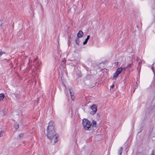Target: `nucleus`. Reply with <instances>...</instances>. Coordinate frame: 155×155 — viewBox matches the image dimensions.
Segmentation results:
<instances>
[{
    "mask_svg": "<svg viewBox=\"0 0 155 155\" xmlns=\"http://www.w3.org/2000/svg\"><path fill=\"white\" fill-rule=\"evenodd\" d=\"M24 134L21 133L18 135L19 138H22V137H24Z\"/></svg>",
    "mask_w": 155,
    "mask_h": 155,
    "instance_id": "obj_16",
    "label": "nucleus"
},
{
    "mask_svg": "<svg viewBox=\"0 0 155 155\" xmlns=\"http://www.w3.org/2000/svg\"><path fill=\"white\" fill-rule=\"evenodd\" d=\"M131 64H129L127 66V67H124V69H126L127 68H130L131 66Z\"/></svg>",
    "mask_w": 155,
    "mask_h": 155,
    "instance_id": "obj_19",
    "label": "nucleus"
},
{
    "mask_svg": "<svg viewBox=\"0 0 155 155\" xmlns=\"http://www.w3.org/2000/svg\"><path fill=\"white\" fill-rule=\"evenodd\" d=\"M140 64V61L138 62V64H139H139Z\"/></svg>",
    "mask_w": 155,
    "mask_h": 155,
    "instance_id": "obj_26",
    "label": "nucleus"
},
{
    "mask_svg": "<svg viewBox=\"0 0 155 155\" xmlns=\"http://www.w3.org/2000/svg\"><path fill=\"white\" fill-rule=\"evenodd\" d=\"M90 36L89 35H88L87 36V38L85 39V41L83 43V44L84 45H85L87 43L88 39H89V38H90Z\"/></svg>",
    "mask_w": 155,
    "mask_h": 155,
    "instance_id": "obj_6",
    "label": "nucleus"
},
{
    "mask_svg": "<svg viewBox=\"0 0 155 155\" xmlns=\"http://www.w3.org/2000/svg\"><path fill=\"white\" fill-rule=\"evenodd\" d=\"M152 12L153 14V16L155 18V8H153V9Z\"/></svg>",
    "mask_w": 155,
    "mask_h": 155,
    "instance_id": "obj_18",
    "label": "nucleus"
},
{
    "mask_svg": "<svg viewBox=\"0 0 155 155\" xmlns=\"http://www.w3.org/2000/svg\"><path fill=\"white\" fill-rule=\"evenodd\" d=\"M90 114H91V115H93L94 114H96V113H95V112H94V111L93 110H92V111H91L90 112Z\"/></svg>",
    "mask_w": 155,
    "mask_h": 155,
    "instance_id": "obj_21",
    "label": "nucleus"
},
{
    "mask_svg": "<svg viewBox=\"0 0 155 155\" xmlns=\"http://www.w3.org/2000/svg\"><path fill=\"white\" fill-rule=\"evenodd\" d=\"M137 87V85H136V87Z\"/></svg>",
    "mask_w": 155,
    "mask_h": 155,
    "instance_id": "obj_30",
    "label": "nucleus"
},
{
    "mask_svg": "<svg viewBox=\"0 0 155 155\" xmlns=\"http://www.w3.org/2000/svg\"><path fill=\"white\" fill-rule=\"evenodd\" d=\"M47 132V137L49 139L52 140L54 138V144L58 141V138L59 135L57 134H54L55 130L54 126H48Z\"/></svg>",
    "mask_w": 155,
    "mask_h": 155,
    "instance_id": "obj_1",
    "label": "nucleus"
},
{
    "mask_svg": "<svg viewBox=\"0 0 155 155\" xmlns=\"http://www.w3.org/2000/svg\"><path fill=\"white\" fill-rule=\"evenodd\" d=\"M97 124L96 121L94 120H93L91 124V126L92 127H94L95 126L96 127V125Z\"/></svg>",
    "mask_w": 155,
    "mask_h": 155,
    "instance_id": "obj_10",
    "label": "nucleus"
},
{
    "mask_svg": "<svg viewBox=\"0 0 155 155\" xmlns=\"http://www.w3.org/2000/svg\"><path fill=\"white\" fill-rule=\"evenodd\" d=\"M92 77V76L91 75L89 74L87 75L85 77V79L87 80L91 79V78Z\"/></svg>",
    "mask_w": 155,
    "mask_h": 155,
    "instance_id": "obj_13",
    "label": "nucleus"
},
{
    "mask_svg": "<svg viewBox=\"0 0 155 155\" xmlns=\"http://www.w3.org/2000/svg\"><path fill=\"white\" fill-rule=\"evenodd\" d=\"M79 38H78V37H77V38H76L75 40V41L76 42V44L78 45H79L80 40L79 39Z\"/></svg>",
    "mask_w": 155,
    "mask_h": 155,
    "instance_id": "obj_14",
    "label": "nucleus"
},
{
    "mask_svg": "<svg viewBox=\"0 0 155 155\" xmlns=\"http://www.w3.org/2000/svg\"><path fill=\"white\" fill-rule=\"evenodd\" d=\"M69 90L71 96V98L72 99H73L72 97L74 95V93L72 92V90L71 88H69Z\"/></svg>",
    "mask_w": 155,
    "mask_h": 155,
    "instance_id": "obj_12",
    "label": "nucleus"
},
{
    "mask_svg": "<svg viewBox=\"0 0 155 155\" xmlns=\"http://www.w3.org/2000/svg\"><path fill=\"white\" fill-rule=\"evenodd\" d=\"M154 64V63H153V64H152V66H151V69H152L153 70L154 73V74H155V73H154V70H153V65Z\"/></svg>",
    "mask_w": 155,
    "mask_h": 155,
    "instance_id": "obj_23",
    "label": "nucleus"
},
{
    "mask_svg": "<svg viewBox=\"0 0 155 155\" xmlns=\"http://www.w3.org/2000/svg\"><path fill=\"white\" fill-rule=\"evenodd\" d=\"M137 87V85H136V87Z\"/></svg>",
    "mask_w": 155,
    "mask_h": 155,
    "instance_id": "obj_28",
    "label": "nucleus"
},
{
    "mask_svg": "<svg viewBox=\"0 0 155 155\" xmlns=\"http://www.w3.org/2000/svg\"><path fill=\"white\" fill-rule=\"evenodd\" d=\"M124 67H123L122 66L118 68L116 72L118 73V74H119L121 72L123 69H124Z\"/></svg>",
    "mask_w": 155,
    "mask_h": 155,
    "instance_id": "obj_5",
    "label": "nucleus"
},
{
    "mask_svg": "<svg viewBox=\"0 0 155 155\" xmlns=\"http://www.w3.org/2000/svg\"><path fill=\"white\" fill-rule=\"evenodd\" d=\"M14 128L16 129H18L19 127V124L17 123H15L14 124Z\"/></svg>",
    "mask_w": 155,
    "mask_h": 155,
    "instance_id": "obj_9",
    "label": "nucleus"
},
{
    "mask_svg": "<svg viewBox=\"0 0 155 155\" xmlns=\"http://www.w3.org/2000/svg\"><path fill=\"white\" fill-rule=\"evenodd\" d=\"M6 53L3 51L0 52V57H1L3 54H5Z\"/></svg>",
    "mask_w": 155,
    "mask_h": 155,
    "instance_id": "obj_20",
    "label": "nucleus"
},
{
    "mask_svg": "<svg viewBox=\"0 0 155 155\" xmlns=\"http://www.w3.org/2000/svg\"><path fill=\"white\" fill-rule=\"evenodd\" d=\"M5 97V95L4 93L0 94V101L3 100Z\"/></svg>",
    "mask_w": 155,
    "mask_h": 155,
    "instance_id": "obj_7",
    "label": "nucleus"
},
{
    "mask_svg": "<svg viewBox=\"0 0 155 155\" xmlns=\"http://www.w3.org/2000/svg\"><path fill=\"white\" fill-rule=\"evenodd\" d=\"M83 32L81 30H80L79 31L77 35V37H78V38H81L83 36Z\"/></svg>",
    "mask_w": 155,
    "mask_h": 155,
    "instance_id": "obj_4",
    "label": "nucleus"
},
{
    "mask_svg": "<svg viewBox=\"0 0 155 155\" xmlns=\"http://www.w3.org/2000/svg\"><path fill=\"white\" fill-rule=\"evenodd\" d=\"M76 74L79 78H80L82 76L81 72L80 71H78L76 72Z\"/></svg>",
    "mask_w": 155,
    "mask_h": 155,
    "instance_id": "obj_8",
    "label": "nucleus"
},
{
    "mask_svg": "<svg viewBox=\"0 0 155 155\" xmlns=\"http://www.w3.org/2000/svg\"><path fill=\"white\" fill-rule=\"evenodd\" d=\"M3 23L2 22V21L0 20V26L1 27L3 26Z\"/></svg>",
    "mask_w": 155,
    "mask_h": 155,
    "instance_id": "obj_22",
    "label": "nucleus"
},
{
    "mask_svg": "<svg viewBox=\"0 0 155 155\" xmlns=\"http://www.w3.org/2000/svg\"><path fill=\"white\" fill-rule=\"evenodd\" d=\"M119 74H118V73H117V72H116L114 75V76H113V77L114 78H116L119 75Z\"/></svg>",
    "mask_w": 155,
    "mask_h": 155,
    "instance_id": "obj_17",
    "label": "nucleus"
},
{
    "mask_svg": "<svg viewBox=\"0 0 155 155\" xmlns=\"http://www.w3.org/2000/svg\"><path fill=\"white\" fill-rule=\"evenodd\" d=\"M5 60H6V61H7V59H5Z\"/></svg>",
    "mask_w": 155,
    "mask_h": 155,
    "instance_id": "obj_31",
    "label": "nucleus"
},
{
    "mask_svg": "<svg viewBox=\"0 0 155 155\" xmlns=\"http://www.w3.org/2000/svg\"><path fill=\"white\" fill-rule=\"evenodd\" d=\"M97 105L95 104H93L91 106V108L95 113H96L97 110Z\"/></svg>",
    "mask_w": 155,
    "mask_h": 155,
    "instance_id": "obj_3",
    "label": "nucleus"
},
{
    "mask_svg": "<svg viewBox=\"0 0 155 155\" xmlns=\"http://www.w3.org/2000/svg\"><path fill=\"white\" fill-rule=\"evenodd\" d=\"M123 148L122 147H120V149L118 150V155H121L123 151Z\"/></svg>",
    "mask_w": 155,
    "mask_h": 155,
    "instance_id": "obj_11",
    "label": "nucleus"
},
{
    "mask_svg": "<svg viewBox=\"0 0 155 155\" xmlns=\"http://www.w3.org/2000/svg\"><path fill=\"white\" fill-rule=\"evenodd\" d=\"M137 87V85H136V87Z\"/></svg>",
    "mask_w": 155,
    "mask_h": 155,
    "instance_id": "obj_29",
    "label": "nucleus"
},
{
    "mask_svg": "<svg viewBox=\"0 0 155 155\" xmlns=\"http://www.w3.org/2000/svg\"><path fill=\"white\" fill-rule=\"evenodd\" d=\"M151 155H155V154H153V153L152 154H151Z\"/></svg>",
    "mask_w": 155,
    "mask_h": 155,
    "instance_id": "obj_27",
    "label": "nucleus"
},
{
    "mask_svg": "<svg viewBox=\"0 0 155 155\" xmlns=\"http://www.w3.org/2000/svg\"><path fill=\"white\" fill-rule=\"evenodd\" d=\"M98 113H97V115H98Z\"/></svg>",
    "mask_w": 155,
    "mask_h": 155,
    "instance_id": "obj_32",
    "label": "nucleus"
},
{
    "mask_svg": "<svg viewBox=\"0 0 155 155\" xmlns=\"http://www.w3.org/2000/svg\"><path fill=\"white\" fill-rule=\"evenodd\" d=\"M114 84L112 85V86H111V87H110L111 88H113L114 87Z\"/></svg>",
    "mask_w": 155,
    "mask_h": 155,
    "instance_id": "obj_25",
    "label": "nucleus"
},
{
    "mask_svg": "<svg viewBox=\"0 0 155 155\" xmlns=\"http://www.w3.org/2000/svg\"><path fill=\"white\" fill-rule=\"evenodd\" d=\"M48 126H54V122L51 121L49 123Z\"/></svg>",
    "mask_w": 155,
    "mask_h": 155,
    "instance_id": "obj_15",
    "label": "nucleus"
},
{
    "mask_svg": "<svg viewBox=\"0 0 155 155\" xmlns=\"http://www.w3.org/2000/svg\"><path fill=\"white\" fill-rule=\"evenodd\" d=\"M3 132H4L3 130H1V131H0V137L2 136V134H1L2 133H3Z\"/></svg>",
    "mask_w": 155,
    "mask_h": 155,
    "instance_id": "obj_24",
    "label": "nucleus"
},
{
    "mask_svg": "<svg viewBox=\"0 0 155 155\" xmlns=\"http://www.w3.org/2000/svg\"><path fill=\"white\" fill-rule=\"evenodd\" d=\"M82 121L84 128L86 130H90L91 127L90 121L87 119L84 118Z\"/></svg>",
    "mask_w": 155,
    "mask_h": 155,
    "instance_id": "obj_2",
    "label": "nucleus"
}]
</instances>
